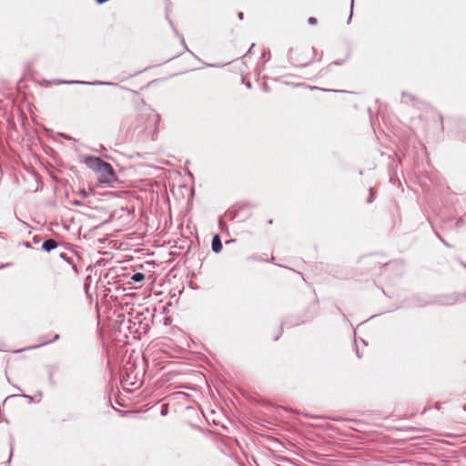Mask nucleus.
<instances>
[{
  "label": "nucleus",
  "mask_w": 466,
  "mask_h": 466,
  "mask_svg": "<svg viewBox=\"0 0 466 466\" xmlns=\"http://www.w3.org/2000/svg\"><path fill=\"white\" fill-rule=\"evenodd\" d=\"M84 163L96 173L100 183L110 184L116 180L113 167L100 157L88 156Z\"/></svg>",
  "instance_id": "f257e3e1"
},
{
  "label": "nucleus",
  "mask_w": 466,
  "mask_h": 466,
  "mask_svg": "<svg viewBox=\"0 0 466 466\" xmlns=\"http://www.w3.org/2000/svg\"><path fill=\"white\" fill-rule=\"evenodd\" d=\"M56 247H57V242L53 238L46 239L42 244V249L46 252H50V251L54 250Z\"/></svg>",
  "instance_id": "f03ea898"
},
{
  "label": "nucleus",
  "mask_w": 466,
  "mask_h": 466,
  "mask_svg": "<svg viewBox=\"0 0 466 466\" xmlns=\"http://www.w3.org/2000/svg\"><path fill=\"white\" fill-rule=\"evenodd\" d=\"M212 250L216 253H218L222 249V243L220 241L219 236L216 235L212 239Z\"/></svg>",
  "instance_id": "7ed1b4c3"
},
{
  "label": "nucleus",
  "mask_w": 466,
  "mask_h": 466,
  "mask_svg": "<svg viewBox=\"0 0 466 466\" xmlns=\"http://www.w3.org/2000/svg\"><path fill=\"white\" fill-rule=\"evenodd\" d=\"M59 339V335L58 334H55L53 339H48V338H46L45 339H43L41 341V343L37 346H35L34 348H38V347H41V346H44V345H46L50 342H53V341H56Z\"/></svg>",
  "instance_id": "20e7f679"
},
{
  "label": "nucleus",
  "mask_w": 466,
  "mask_h": 466,
  "mask_svg": "<svg viewBox=\"0 0 466 466\" xmlns=\"http://www.w3.org/2000/svg\"><path fill=\"white\" fill-rule=\"evenodd\" d=\"M145 279V275L141 272H137L135 273L131 279L134 280L135 282H141L142 280H144Z\"/></svg>",
  "instance_id": "39448f33"
},
{
  "label": "nucleus",
  "mask_w": 466,
  "mask_h": 466,
  "mask_svg": "<svg viewBox=\"0 0 466 466\" xmlns=\"http://www.w3.org/2000/svg\"><path fill=\"white\" fill-rule=\"evenodd\" d=\"M373 201V189L370 188V196L367 198L368 203H371Z\"/></svg>",
  "instance_id": "423d86ee"
},
{
  "label": "nucleus",
  "mask_w": 466,
  "mask_h": 466,
  "mask_svg": "<svg viewBox=\"0 0 466 466\" xmlns=\"http://www.w3.org/2000/svg\"><path fill=\"white\" fill-rule=\"evenodd\" d=\"M161 415L162 416H165L167 414V405H163L162 408H161Z\"/></svg>",
  "instance_id": "0eeeda50"
},
{
  "label": "nucleus",
  "mask_w": 466,
  "mask_h": 466,
  "mask_svg": "<svg viewBox=\"0 0 466 466\" xmlns=\"http://www.w3.org/2000/svg\"><path fill=\"white\" fill-rule=\"evenodd\" d=\"M309 24V25H316L317 24V19L315 17H309V20H308Z\"/></svg>",
  "instance_id": "6e6552de"
},
{
  "label": "nucleus",
  "mask_w": 466,
  "mask_h": 466,
  "mask_svg": "<svg viewBox=\"0 0 466 466\" xmlns=\"http://www.w3.org/2000/svg\"><path fill=\"white\" fill-rule=\"evenodd\" d=\"M437 237L441 239V241L447 247H449L450 245L441 238V236L437 233Z\"/></svg>",
  "instance_id": "1a4fd4ad"
},
{
  "label": "nucleus",
  "mask_w": 466,
  "mask_h": 466,
  "mask_svg": "<svg viewBox=\"0 0 466 466\" xmlns=\"http://www.w3.org/2000/svg\"><path fill=\"white\" fill-rule=\"evenodd\" d=\"M437 237L441 239V241L447 247H449L450 245L441 238V236L437 233Z\"/></svg>",
  "instance_id": "9d476101"
},
{
  "label": "nucleus",
  "mask_w": 466,
  "mask_h": 466,
  "mask_svg": "<svg viewBox=\"0 0 466 466\" xmlns=\"http://www.w3.org/2000/svg\"><path fill=\"white\" fill-rule=\"evenodd\" d=\"M76 84H84V85H90L91 83L85 82V81H75Z\"/></svg>",
  "instance_id": "9b49d317"
},
{
  "label": "nucleus",
  "mask_w": 466,
  "mask_h": 466,
  "mask_svg": "<svg viewBox=\"0 0 466 466\" xmlns=\"http://www.w3.org/2000/svg\"><path fill=\"white\" fill-rule=\"evenodd\" d=\"M238 17L240 20H242V19L244 18V14H243L242 12H239V13L238 14Z\"/></svg>",
  "instance_id": "f8f14e48"
},
{
  "label": "nucleus",
  "mask_w": 466,
  "mask_h": 466,
  "mask_svg": "<svg viewBox=\"0 0 466 466\" xmlns=\"http://www.w3.org/2000/svg\"><path fill=\"white\" fill-rule=\"evenodd\" d=\"M33 240H34V242H35V243L39 242V239L37 238V237H36V236H35V237H34Z\"/></svg>",
  "instance_id": "ddd939ff"
},
{
  "label": "nucleus",
  "mask_w": 466,
  "mask_h": 466,
  "mask_svg": "<svg viewBox=\"0 0 466 466\" xmlns=\"http://www.w3.org/2000/svg\"><path fill=\"white\" fill-rule=\"evenodd\" d=\"M253 47H254V44L251 46V47L248 49V53H247L246 55L249 54V53L251 52V49H252Z\"/></svg>",
  "instance_id": "4468645a"
},
{
  "label": "nucleus",
  "mask_w": 466,
  "mask_h": 466,
  "mask_svg": "<svg viewBox=\"0 0 466 466\" xmlns=\"http://www.w3.org/2000/svg\"><path fill=\"white\" fill-rule=\"evenodd\" d=\"M25 246L26 248H31V245H30V243H28V242H26V243L25 244Z\"/></svg>",
  "instance_id": "2eb2a0df"
},
{
  "label": "nucleus",
  "mask_w": 466,
  "mask_h": 466,
  "mask_svg": "<svg viewBox=\"0 0 466 466\" xmlns=\"http://www.w3.org/2000/svg\"><path fill=\"white\" fill-rule=\"evenodd\" d=\"M353 2H354V0H351V9L353 8ZM350 15H352V14ZM350 18H351V16H350Z\"/></svg>",
  "instance_id": "dca6fc26"
},
{
  "label": "nucleus",
  "mask_w": 466,
  "mask_h": 466,
  "mask_svg": "<svg viewBox=\"0 0 466 466\" xmlns=\"http://www.w3.org/2000/svg\"><path fill=\"white\" fill-rule=\"evenodd\" d=\"M246 86H247V87H248V88H250V87H251V84H250L249 82H248V83H247V85H246Z\"/></svg>",
  "instance_id": "f3484780"
},
{
  "label": "nucleus",
  "mask_w": 466,
  "mask_h": 466,
  "mask_svg": "<svg viewBox=\"0 0 466 466\" xmlns=\"http://www.w3.org/2000/svg\"><path fill=\"white\" fill-rule=\"evenodd\" d=\"M0 238H4V236L2 235V233H0Z\"/></svg>",
  "instance_id": "a211bd4d"
},
{
  "label": "nucleus",
  "mask_w": 466,
  "mask_h": 466,
  "mask_svg": "<svg viewBox=\"0 0 466 466\" xmlns=\"http://www.w3.org/2000/svg\"><path fill=\"white\" fill-rule=\"evenodd\" d=\"M464 266H465V268H466V265H464Z\"/></svg>",
  "instance_id": "6ab92c4d"
}]
</instances>
